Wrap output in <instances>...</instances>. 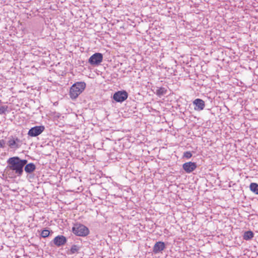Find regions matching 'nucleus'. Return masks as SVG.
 Returning <instances> with one entry per match:
<instances>
[{
	"instance_id": "obj_1",
	"label": "nucleus",
	"mask_w": 258,
	"mask_h": 258,
	"mask_svg": "<svg viewBox=\"0 0 258 258\" xmlns=\"http://www.w3.org/2000/svg\"><path fill=\"white\" fill-rule=\"evenodd\" d=\"M27 162V160L22 159L18 156L9 158L7 161V173L12 177H21L24 173V167Z\"/></svg>"
},
{
	"instance_id": "obj_2",
	"label": "nucleus",
	"mask_w": 258,
	"mask_h": 258,
	"mask_svg": "<svg viewBox=\"0 0 258 258\" xmlns=\"http://www.w3.org/2000/svg\"><path fill=\"white\" fill-rule=\"evenodd\" d=\"M86 88V83L83 82H79L73 84L70 90V96L72 99H76L78 96Z\"/></svg>"
},
{
	"instance_id": "obj_3",
	"label": "nucleus",
	"mask_w": 258,
	"mask_h": 258,
	"mask_svg": "<svg viewBox=\"0 0 258 258\" xmlns=\"http://www.w3.org/2000/svg\"><path fill=\"white\" fill-rule=\"evenodd\" d=\"M72 232L77 236L85 237L89 234V229L85 225L80 223L74 224L72 228Z\"/></svg>"
},
{
	"instance_id": "obj_4",
	"label": "nucleus",
	"mask_w": 258,
	"mask_h": 258,
	"mask_svg": "<svg viewBox=\"0 0 258 258\" xmlns=\"http://www.w3.org/2000/svg\"><path fill=\"white\" fill-rule=\"evenodd\" d=\"M7 145L11 149L17 150L20 148L22 144V141L15 136H11L8 139Z\"/></svg>"
},
{
	"instance_id": "obj_5",
	"label": "nucleus",
	"mask_w": 258,
	"mask_h": 258,
	"mask_svg": "<svg viewBox=\"0 0 258 258\" xmlns=\"http://www.w3.org/2000/svg\"><path fill=\"white\" fill-rule=\"evenodd\" d=\"M103 54L101 53L97 52L91 55L89 60V63L92 66H98L103 60Z\"/></svg>"
},
{
	"instance_id": "obj_6",
	"label": "nucleus",
	"mask_w": 258,
	"mask_h": 258,
	"mask_svg": "<svg viewBox=\"0 0 258 258\" xmlns=\"http://www.w3.org/2000/svg\"><path fill=\"white\" fill-rule=\"evenodd\" d=\"M67 242V238L63 235H59L54 237L52 241L50 242V245H54L57 247L62 246Z\"/></svg>"
},
{
	"instance_id": "obj_7",
	"label": "nucleus",
	"mask_w": 258,
	"mask_h": 258,
	"mask_svg": "<svg viewBox=\"0 0 258 258\" xmlns=\"http://www.w3.org/2000/svg\"><path fill=\"white\" fill-rule=\"evenodd\" d=\"M128 97V93L125 90L118 91L115 92L113 96V99L117 102H122Z\"/></svg>"
},
{
	"instance_id": "obj_8",
	"label": "nucleus",
	"mask_w": 258,
	"mask_h": 258,
	"mask_svg": "<svg viewBox=\"0 0 258 258\" xmlns=\"http://www.w3.org/2000/svg\"><path fill=\"white\" fill-rule=\"evenodd\" d=\"M45 127L43 125L35 126L31 128L28 133V135L30 137H36L40 135L44 130Z\"/></svg>"
},
{
	"instance_id": "obj_9",
	"label": "nucleus",
	"mask_w": 258,
	"mask_h": 258,
	"mask_svg": "<svg viewBox=\"0 0 258 258\" xmlns=\"http://www.w3.org/2000/svg\"><path fill=\"white\" fill-rule=\"evenodd\" d=\"M197 167V163L192 162H188L182 165V168L185 173H190L194 171Z\"/></svg>"
},
{
	"instance_id": "obj_10",
	"label": "nucleus",
	"mask_w": 258,
	"mask_h": 258,
	"mask_svg": "<svg viewBox=\"0 0 258 258\" xmlns=\"http://www.w3.org/2000/svg\"><path fill=\"white\" fill-rule=\"evenodd\" d=\"M195 106V110L196 111H201L204 109L205 107V102L201 99H196L193 101Z\"/></svg>"
},
{
	"instance_id": "obj_11",
	"label": "nucleus",
	"mask_w": 258,
	"mask_h": 258,
	"mask_svg": "<svg viewBox=\"0 0 258 258\" xmlns=\"http://www.w3.org/2000/svg\"><path fill=\"white\" fill-rule=\"evenodd\" d=\"M165 248V244L164 242L162 241H158L157 242L153 248V251L154 253H158L162 250H163Z\"/></svg>"
},
{
	"instance_id": "obj_12",
	"label": "nucleus",
	"mask_w": 258,
	"mask_h": 258,
	"mask_svg": "<svg viewBox=\"0 0 258 258\" xmlns=\"http://www.w3.org/2000/svg\"><path fill=\"white\" fill-rule=\"evenodd\" d=\"M36 168V165L33 163L27 162L24 167V170L27 173L30 174L35 170Z\"/></svg>"
},
{
	"instance_id": "obj_13",
	"label": "nucleus",
	"mask_w": 258,
	"mask_h": 258,
	"mask_svg": "<svg viewBox=\"0 0 258 258\" xmlns=\"http://www.w3.org/2000/svg\"><path fill=\"white\" fill-rule=\"evenodd\" d=\"M253 233L251 231H247L244 232L243 238L245 240H249L253 237Z\"/></svg>"
},
{
	"instance_id": "obj_14",
	"label": "nucleus",
	"mask_w": 258,
	"mask_h": 258,
	"mask_svg": "<svg viewBox=\"0 0 258 258\" xmlns=\"http://www.w3.org/2000/svg\"><path fill=\"white\" fill-rule=\"evenodd\" d=\"M249 188L251 191L256 195H258V184L256 183H251L249 185Z\"/></svg>"
},
{
	"instance_id": "obj_15",
	"label": "nucleus",
	"mask_w": 258,
	"mask_h": 258,
	"mask_svg": "<svg viewBox=\"0 0 258 258\" xmlns=\"http://www.w3.org/2000/svg\"><path fill=\"white\" fill-rule=\"evenodd\" d=\"M167 93V90L164 87L158 88L156 90V94L157 96L160 97L162 95L166 94Z\"/></svg>"
},
{
	"instance_id": "obj_16",
	"label": "nucleus",
	"mask_w": 258,
	"mask_h": 258,
	"mask_svg": "<svg viewBox=\"0 0 258 258\" xmlns=\"http://www.w3.org/2000/svg\"><path fill=\"white\" fill-rule=\"evenodd\" d=\"M80 247L77 245H73L70 249L69 254H73L78 252Z\"/></svg>"
},
{
	"instance_id": "obj_17",
	"label": "nucleus",
	"mask_w": 258,
	"mask_h": 258,
	"mask_svg": "<svg viewBox=\"0 0 258 258\" xmlns=\"http://www.w3.org/2000/svg\"><path fill=\"white\" fill-rule=\"evenodd\" d=\"M8 106L7 105L0 106V114H5L8 112Z\"/></svg>"
},
{
	"instance_id": "obj_18",
	"label": "nucleus",
	"mask_w": 258,
	"mask_h": 258,
	"mask_svg": "<svg viewBox=\"0 0 258 258\" xmlns=\"http://www.w3.org/2000/svg\"><path fill=\"white\" fill-rule=\"evenodd\" d=\"M50 232L48 230L44 229L42 231L41 236L43 238L48 237L49 235Z\"/></svg>"
},
{
	"instance_id": "obj_19",
	"label": "nucleus",
	"mask_w": 258,
	"mask_h": 258,
	"mask_svg": "<svg viewBox=\"0 0 258 258\" xmlns=\"http://www.w3.org/2000/svg\"><path fill=\"white\" fill-rule=\"evenodd\" d=\"M183 156L187 159H189L191 157L192 154L189 151H186L184 153Z\"/></svg>"
},
{
	"instance_id": "obj_20",
	"label": "nucleus",
	"mask_w": 258,
	"mask_h": 258,
	"mask_svg": "<svg viewBox=\"0 0 258 258\" xmlns=\"http://www.w3.org/2000/svg\"><path fill=\"white\" fill-rule=\"evenodd\" d=\"M6 141L2 139L0 140V148H4L5 147Z\"/></svg>"
}]
</instances>
